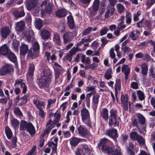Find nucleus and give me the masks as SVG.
Returning <instances> with one entry per match:
<instances>
[{
  "label": "nucleus",
  "instance_id": "59",
  "mask_svg": "<svg viewBox=\"0 0 155 155\" xmlns=\"http://www.w3.org/2000/svg\"><path fill=\"white\" fill-rule=\"evenodd\" d=\"M155 3L153 0H146L145 4L147 8H150Z\"/></svg>",
  "mask_w": 155,
  "mask_h": 155
},
{
  "label": "nucleus",
  "instance_id": "4",
  "mask_svg": "<svg viewBox=\"0 0 155 155\" xmlns=\"http://www.w3.org/2000/svg\"><path fill=\"white\" fill-rule=\"evenodd\" d=\"M64 71V69L62 68H56L54 69V75L55 84H59L62 81V79L60 77V75L62 72Z\"/></svg>",
  "mask_w": 155,
  "mask_h": 155
},
{
  "label": "nucleus",
  "instance_id": "40",
  "mask_svg": "<svg viewBox=\"0 0 155 155\" xmlns=\"http://www.w3.org/2000/svg\"><path fill=\"white\" fill-rule=\"evenodd\" d=\"M9 59L12 61L15 62L17 61L16 57L15 54L12 52L11 51L7 55Z\"/></svg>",
  "mask_w": 155,
  "mask_h": 155
},
{
  "label": "nucleus",
  "instance_id": "28",
  "mask_svg": "<svg viewBox=\"0 0 155 155\" xmlns=\"http://www.w3.org/2000/svg\"><path fill=\"white\" fill-rule=\"evenodd\" d=\"M68 23L69 28L71 29H73L75 28L74 21L73 17L69 16L67 17Z\"/></svg>",
  "mask_w": 155,
  "mask_h": 155
},
{
  "label": "nucleus",
  "instance_id": "9",
  "mask_svg": "<svg viewBox=\"0 0 155 155\" xmlns=\"http://www.w3.org/2000/svg\"><path fill=\"white\" fill-rule=\"evenodd\" d=\"M137 117L138 119V121L140 125L141 126L142 130L143 132L146 131L145 130V118L140 113H138L137 115Z\"/></svg>",
  "mask_w": 155,
  "mask_h": 155
},
{
  "label": "nucleus",
  "instance_id": "31",
  "mask_svg": "<svg viewBox=\"0 0 155 155\" xmlns=\"http://www.w3.org/2000/svg\"><path fill=\"white\" fill-rule=\"evenodd\" d=\"M53 41L58 45H61V40L60 36L59 34L57 33H54L53 38Z\"/></svg>",
  "mask_w": 155,
  "mask_h": 155
},
{
  "label": "nucleus",
  "instance_id": "33",
  "mask_svg": "<svg viewBox=\"0 0 155 155\" xmlns=\"http://www.w3.org/2000/svg\"><path fill=\"white\" fill-rule=\"evenodd\" d=\"M35 25L37 29L40 30L43 25L42 20L39 18H36L35 21Z\"/></svg>",
  "mask_w": 155,
  "mask_h": 155
},
{
  "label": "nucleus",
  "instance_id": "10",
  "mask_svg": "<svg viewBox=\"0 0 155 155\" xmlns=\"http://www.w3.org/2000/svg\"><path fill=\"white\" fill-rule=\"evenodd\" d=\"M37 4V0H27L25 5L27 9L31 10L36 7Z\"/></svg>",
  "mask_w": 155,
  "mask_h": 155
},
{
  "label": "nucleus",
  "instance_id": "64",
  "mask_svg": "<svg viewBox=\"0 0 155 155\" xmlns=\"http://www.w3.org/2000/svg\"><path fill=\"white\" fill-rule=\"evenodd\" d=\"M110 116L117 117V112L116 110L114 109H112L110 111Z\"/></svg>",
  "mask_w": 155,
  "mask_h": 155
},
{
  "label": "nucleus",
  "instance_id": "46",
  "mask_svg": "<svg viewBox=\"0 0 155 155\" xmlns=\"http://www.w3.org/2000/svg\"><path fill=\"white\" fill-rule=\"evenodd\" d=\"M28 123L24 120H22L20 123V130H25L27 128Z\"/></svg>",
  "mask_w": 155,
  "mask_h": 155
},
{
  "label": "nucleus",
  "instance_id": "51",
  "mask_svg": "<svg viewBox=\"0 0 155 155\" xmlns=\"http://www.w3.org/2000/svg\"><path fill=\"white\" fill-rule=\"evenodd\" d=\"M99 97V95L97 94H96L93 96L92 102L94 106H97V105Z\"/></svg>",
  "mask_w": 155,
  "mask_h": 155
},
{
  "label": "nucleus",
  "instance_id": "32",
  "mask_svg": "<svg viewBox=\"0 0 155 155\" xmlns=\"http://www.w3.org/2000/svg\"><path fill=\"white\" fill-rule=\"evenodd\" d=\"M67 13L64 9H60L57 10L56 12L57 16L59 17H62L65 16L67 15Z\"/></svg>",
  "mask_w": 155,
  "mask_h": 155
},
{
  "label": "nucleus",
  "instance_id": "5",
  "mask_svg": "<svg viewBox=\"0 0 155 155\" xmlns=\"http://www.w3.org/2000/svg\"><path fill=\"white\" fill-rule=\"evenodd\" d=\"M14 86L15 87H20L22 89L23 94H25L26 92L27 87L22 79H17L15 81Z\"/></svg>",
  "mask_w": 155,
  "mask_h": 155
},
{
  "label": "nucleus",
  "instance_id": "57",
  "mask_svg": "<svg viewBox=\"0 0 155 155\" xmlns=\"http://www.w3.org/2000/svg\"><path fill=\"white\" fill-rule=\"evenodd\" d=\"M108 141V139L105 138H103L101 139L98 144L99 148L102 147L103 146H106L105 143Z\"/></svg>",
  "mask_w": 155,
  "mask_h": 155
},
{
  "label": "nucleus",
  "instance_id": "63",
  "mask_svg": "<svg viewBox=\"0 0 155 155\" xmlns=\"http://www.w3.org/2000/svg\"><path fill=\"white\" fill-rule=\"evenodd\" d=\"M56 99L54 98L52 100L51 99H49L47 100L48 104L47 105V108L49 109L51 107V104L54 103L56 101Z\"/></svg>",
  "mask_w": 155,
  "mask_h": 155
},
{
  "label": "nucleus",
  "instance_id": "6",
  "mask_svg": "<svg viewBox=\"0 0 155 155\" xmlns=\"http://www.w3.org/2000/svg\"><path fill=\"white\" fill-rule=\"evenodd\" d=\"M35 68V66L34 63H31L29 64L28 72L27 75V80H30V81L33 80L32 77L34 74Z\"/></svg>",
  "mask_w": 155,
  "mask_h": 155
},
{
  "label": "nucleus",
  "instance_id": "52",
  "mask_svg": "<svg viewBox=\"0 0 155 155\" xmlns=\"http://www.w3.org/2000/svg\"><path fill=\"white\" fill-rule=\"evenodd\" d=\"M111 153L113 155H122L120 148L118 147H117L113 149Z\"/></svg>",
  "mask_w": 155,
  "mask_h": 155
},
{
  "label": "nucleus",
  "instance_id": "41",
  "mask_svg": "<svg viewBox=\"0 0 155 155\" xmlns=\"http://www.w3.org/2000/svg\"><path fill=\"white\" fill-rule=\"evenodd\" d=\"M112 72V69L111 68H108L106 72L104 77L107 80L110 79L112 77L111 74Z\"/></svg>",
  "mask_w": 155,
  "mask_h": 155
},
{
  "label": "nucleus",
  "instance_id": "24",
  "mask_svg": "<svg viewBox=\"0 0 155 155\" xmlns=\"http://www.w3.org/2000/svg\"><path fill=\"white\" fill-rule=\"evenodd\" d=\"M108 112V110L107 108H103L102 109L100 112L101 116L106 121H107L109 117Z\"/></svg>",
  "mask_w": 155,
  "mask_h": 155
},
{
  "label": "nucleus",
  "instance_id": "56",
  "mask_svg": "<svg viewBox=\"0 0 155 155\" xmlns=\"http://www.w3.org/2000/svg\"><path fill=\"white\" fill-rule=\"evenodd\" d=\"M52 125L51 124L45 130H44V132L41 135L40 137H44L47 134H48L50 130L53 128Z\"/></svg>",
  "mask_w": 155,
  "mask_h": 155
},
{
  "label": "nucleus",
  "instance_id": "1",
  "mask_svg": "<svg viewBox=\"0 0 155 155\" xmlns=\"http://www.w3.org/2000/svg\"><path fill=\"white\" fill-rule=\"evenodd\" d=\"M130 137L132 140H137L140 145H143L145 143L144 138L136 132H131L130 134Z\"/></svg>",
  "mask_w": 155,
  "mask_h": 155
},
{
  "label": "nucleus",
  "instance_id": "55",
  "mask_svg": "<svg viewBox=\"0 0 155 155\" xmlns=\"http://www.w3.org/2000/svg\"><path fill=\"white\" fill-rule=\"evenodd\" d=\"M48 144L49 147H51L53 146L52 151L54 153L56 152L57 151V144L55 143L53 141L48 142Z\"/></svg>",
  "mask_w": 155,
  "mask_h": 155
},
{
  "label": "nucleus",
  "instance_id": "34",
  "mask_svg": "<svg viewBox=\"0 0 155 155\" xmlns=\"http://www.w3.org/2000/svg\"><path fill=\"white\" fill-rule=\"evenodd\" d=\"M141 67L142 74L144 76L147 75L148 70L147 65L146 63H144L141 64Z\"/></svg>",
  "mask_w": 155,
  "mask_h": 155
},
{
  "label": "nucleus",
  "instance_id": "15",
  "mask_svg": "<svg viewBox=\"0 0 155 155\" xmlns=\"http://www.w3.org/2000/svg\"><path fill=\"white\" fill-rule=\"evenodd\" d=\"M41 76V78L51 81L52 77L51 72L49 69H45L42 71Z\"/></svg>",
  "mask_w": 155,
  "mask_h": 155
},
{
  "label": "nucleus",
  "instance_id": "47",
  "mask_svg": "<svg viewBox=\"0 0 155 155\" xmlns=\"http://www.w3.org/2000/svg\"><path fill=\"white\" fill-rule=\"evenodd\" d=\"M130 69L128 67V65L123 64L122 67V72L124 74H129Z\"/></svg>",
  "mask_w": 155,
  "mask_h": 155
},
{
  "label": "nucleus",
  "instance_id": "48",
  "mask_svg": "<svg viewBox=\"0 0 155 155\" xmlns=\"http://www.w3.org/2000/svg\"><path fill=\"white\" fill-rule=\"evenodd\" d=\"M121 87L120 81V79H117L116 80V83L115 84L114 90L117 93V90H120Z\"/></svg>",
  "mask_w": 155,
  "mask_h": 155
},
{
  "label": "nucleus",
  "instance_id": "45",
  "mask_svg": "<svg viewBox=\"0 0 155 155\" xmlns=\"http://www.w3.org/2000/svg\"><path fill=\"white\" fill-rule=\"evenodd\" d=\"M58 31L61 33L64 32L65 31V25L64 23L63 22H60L58 24Z\"/></svg>",
  "mask_w": 155,
  "mask_h": 155
},
{
  "label": "nucleus",
  "instance_id": "30",
  "mask_svg": "<svg viewBox=\"0 0 155 155\" xmlns=\"http://www.w3.org/2000/svg\"><path fill=\"white\" fill-rule=\"evenodd\" d=\"M108 118V124L110 127H112L113 126H115L117 124V120L116 117L109 116Z\"/></svg>",
  "mask_w": 155,
  "mask_h": 155
},
{
  "label": "nucleus",
  "instance_id": "11",
  "mask_svg": "<svg viewBox=\"0 0 155 155\" xmlns=\"http://www.w3.org/2000/svg\"><path fill=\"white\" fill-rule=\"evenodd\" d=\"M106 134L115 141L118 136L117 131L114 128L107 130L106 131Z\"/></svg>",
  "mask_w": 155,
  "mask_h": 155
},
{
  "label": "nucleus",
  "instance_id": "26",
  "mask_svg": "<svg viewBox=\"0 0 155 155\" xmlns=\"http://www.w3.org/2000/svg\"><path fill=\"white\" fill-rule=\"evenodd\" d=\"M26 130L32 136H33L35 133V130L34 127L31 123H28Z\"/></svg>",
  "mask_w": 155,
  "mask_h": 155
},
{
  "label": "nucleus",
  "instance_id": "50",
  "mask_svg": "<svg viewBox=\"0 0 155 155\" xmlns=\"http://www.w3.org/2000/svg\"><path fill=\"white\" fill-rule=\"evenodd\" d=\"M137 94L140 101H142L145 99V95L144 93L141 90L137 91Z\"/></svg>",
  "mask_w": 155,
  "mask_h": 155
},
{
  "label": "nucleus",
  "instance_id": "8",
  "mask_svg": "<svg viewBox=\"0 0 155 155\" xmlns=\"http://www.w3.org/2000/svg\"><path fill=\"white\" fill-rule=\"evenodd\" d=\"M51 81L41 78L38 80V84L41 88L45 89L49 87V84Z\"/></svg>",
  "mask_w": 155,
  "mask_h": 155
},
{
  "label": "nucleus",
  "instance_id": "58",
  "mask_svg": "<svg viewBox=\"0 0 155 155\" xmlns=\"http://www.w3.org/2000/svg\"><path fill=\"white\" fill-rule=\"evenodd\" d=\"M141 14V12L140 11H138L136 13H135L133 15V20L134 21H138L139 20V16Z\"/></svg>",
  "mask_w": 155,
  "mask_h": 155
},
{
  "label": "nucleus",
  "instance_id": "16",
  "mask_svg": "<svg viewBox=\"0 0 155 155\" xmlns=\"http://www.w3.org/2000/svg\"><path fill=\"white\" fill-rule=\"evenodd\" d=\"M11 32L8 27H5L1 28L0 32L1 37L6 38L9 35Z\"/></svg>",
  "mask_w": 155,
  "mask_h": 155
},
{
  "label": "nucleus",
  "instance_id": "12",
  "mask_svg": "<svg viewBox=\"0 0 155 155\" xmlns=\"http://www.w3.org/2000/svg\"><path fill=\"white\" fill-rule=\"evenodd\" d=\"M121 101L122 105V106L124 110H128V96L127 94L125 95L122 94L121 96Z\"/></svg>",
  "mask_w": 155,
  "mask_h": 155
},
{
  "label": "nucleus",
  "instance_id": "36",
  "mask_svg": "<svg viewBox=\"0 0 155 155\" xmlns=\"http://www.w3.org/2000/svg\"><path fill=\"white\" fill-rule=\"evenodd\" d=\"M126 23L127 24L130 25L132 21V15L131 13L129 11L126 12Z\"/></svg>",
  "mask_w": 155,
  "mask_h": 155
},
{
  "label": "nucleus",
  "instance_id": "14",
  "mask_svg": "<svg viewBox=\"0 0 155 155\" xmlns=\"http://www.w3.org/2000/svg\"><path fill=\"white\" fill-rule=\"evenodd\" d=\"M78 49L77 48L73 47L69 52L64 57V58H66L67 60L70 62L72 60V57L73 55H75L78 52Z\"/></svg>",
  "mask_w": 155,
  "mask_h": 155
},
{
  "label": "nucleus",
  "instance_id": "29",
  "mask_svg": "<svg viewBox=\"0 0 155 155\" xmlns=\"http://www.w3.org/2000/svg\"><path fill=\"white\" fill-rule=\"evenodd\" d=\"M134 149V144L133 143L130 142L129 143L128 146L127 148V150L128 154L130 155H135L133 151Z\"/></svg>",
  "mask_w": 155,
  "mask_h": 155
},
{
  "label": "nucleus",
  "instance_id": "39",
  "mask_svg": "<svg viewBox=\"0 0 155 155\" xmlns=\"http://www.w3.org/2000/svg\"><path fill=\"white\" fill-rule=\"evenodd\" d=\"M38 54L39 53L31 49H30L28 54V56L31 58H34L36 57Z\"/></svg>",
  "mask_w": 155,
  "mask_h": 155
},
{
  "label": "nucleus",
  "instance_id": "22",
  "mask_svg": "<svg viewBox=\"0 0 155 155\" xmlns=\"http://www.w3.org/2000/svg\"><path fill=\"white\" fill-rule=\"evenodd\" d=\"M69 140L71 146L75 147L80 142L81 139L75 137H73L70 139Z\"/></svg>",
  "mask_w": 155,
  "mask_h": 155
},
{
  "label": "nucleus",
  "instance_id": "20",
  "mask_svg": "<svg viewBox=\"0 0 155 155\" xmlns=\"http://www.w3.org/2000/svg\"><path fill=\"white\" fill-rule=\"evenodd\" d=\"M15 29L18 31H22L24 29L25 24L24 21H21L17 22L16 24Z\"/></svg>",
  "mask_w": 155,
  "mask_h": 155
},
{
  "label": "nucleus",
  "instance_id": "7",
  "mask_svg": "<svg viewBox=\"0 0 155 155\" xmlns=\"http://www.w3.org/2000/svg\"><path fill=\"white\" fill-rule=\"evenodd\" d=\"M74 37L72 32L68 31L65 33L63 35V38L64 43L66 44L71 42Z\"/></svg>",
  "mask_w": 155,
  "mask_h": 155
},
{
  "label": "nucleus",
  "instance_id": "54",
  "mask_svg": "<svg viewBox=\"0 0 155 155\" xmlns=\"http://www.w3.org/2000/svg\"><path fill=\"white\" fill-rule=\"evenodd\" d=\"M31 49L39 53L40 46L39 44L37 41L33 43L32 48H31Z\"/></svg>",
  "mask_w": 155,
  "mask_h": 155
},
{
  "label": "nucleus",
  "instance_id": "44",
  "mask_svg": "<svg viewBox=\"0 0 155 155\" xmlns=\"http://www.w3.org/2000/svg\"><path fill=\"white\" fill-rule=\"evenodd\" d=\"M11 124L12 126L14 128H18L19 126V121L16 119L12 118L11 119Z\"/></svg>",
  "mask_w": 155,
  "mask_h": 155
},
{
  "label": "nucleus",
  "instance_id": "19",
  "mask_svg": "<svg viewBox=\"0 0 155 155\" xmlns=\"http://www.w3.org/2000/svg\"><path fill=\"white\" fill-rule=\"evenodd\" d=\"M140 31L138 30H133L130 32L129 37L134 41L137 40L140 35Z\"/></svg>",
  "mask_w": 155,
  "mask_h": 155
},
{
  "label": "nucleus",
  "instance_id": "49",
  "mask_svg": "<svg viewBox=\"0 0 155 155\" xmlns=\"http://www.w3.org/2000/svg\"><path fill=\"white\" fill-rule=\"evenodd\" d=\"M20 42L19 41L17 40H14L12 43V48L18 52V47L19 46Z\"/></svg>",
  "mask_w": 155,
  "mask_h": 155
},
{
  "label": "nucleus",
  "instance_id": "42",
  "mask_svg": "<svg viewBox=\"0 0 155 155\" xmlns=\"http://www.w3.org/2000/svg\"><path fill=\"white\" fill-rule=\"evenodd\" d=\"M5 133L7 137L9 139H10L12 136V133L9 127L6 126L5 128Z\"/></svg>",
  "mask_w": 155,
  "mask_h": 155
},
{
  "label": "nucleus",
  "instance_id": "53",
  "mask_svg": "<svg viewBox=\"0 0 155 155\" xmlns=\"http://www.w3.org/2000/svg\"><path fill=\"white\" fill-rule=\"evenodd\" d=\"M117 11L119 13L121 14L124 12V7L120 3H118L117 5Z\"/></svg>",
  "mask_w": 155,
  "mask_h": 155
},
{
  "label": "nucleus",
  "instance_id": "61",
  "mask_svg": "<svg viewBox=\"0 0 155 155\" xmlns=\"http://www.w3.org/2000/svg\"><path fill=\"white\" fill-rule=\"evenodd\" d=\"M14 113L16 115L21 116L23 115L22 113L18 107H15L14 110Z\"/></svg>",
  "mask_w": 155,
  "mask_h": 155
},
{
  "label": "nucleus",
  "instance_id": "43",
  "mask_svg": "<svg viewBox=\"0 0 155 155\" xmlns=\"http://www.w3.org/2000/svg\"><path fill=\"white\" fill-rule=\"evenodd\" d=\"M81 150L84 154L86 153L89 154L91 152V150L86 145H84L82 146Z\"/></svg>",
  "mask_w": 155,
  "mask_h": 155
},
{
  "label": "nucleus",
  "instance_id": "3",
  "mask_svg": "<svg viewBox=\"0 0 155 155\" xmlns=\"http://www.w3.org/2000/svg\"><path fill=\"white\" fill-rule=\"evenodd\" d=\"M0 72L2 75L12 74L14 72L13 67L11 64H6L2 68Z\"/></svg>",
  "mask_w": 155,
  "mask_h": 155
},
{
  "label": "nucleus",
  "instance_id": "37",
  "mask_svg": "<svg viewBox=\"0 0 155 155\" xmlns=\"http://www.w3.org/2000/svg\"><path fill=\"white\" fill-rule=\"evenodd\" d=\"M101 148V150L103 152L108 154H110L112 152L113 150V149L112 147L107 146H103Z\"/></svg>",
  "mask_w": 155,
  "mask_h": 155
},
{
  "label": "nucleus",
  "instance_id": "13",
  "mask_svg": "<svg viewBox=\"0 0 155 155\" xmlns=\"http://www.w3.org/2000/svg\"><path fill=\"white\" fill-rule=\"evenodd\" d=\"M99 0H94L92 8V10L90 12L91 16L93 17L96 14V12L99 8Z\"/></svg>",
  "mask_w": 155,
  "mask_h": 155
},
{
  "label": "nucleus",
  "instance_id": "17",
  "mask_svg": "<svg viewBox=\"0 0 155 155\" xmlns=\"http://www.w3.org/2000/svg\"><path fill=\"white\" fill-rule=\"evenodd\" d=\"M13 14L17 18H20L24 16L25 13L23 7H21L18 9L15 10L13 12Z\"/></svg>",
  "mask_w": 155,
  "mask_h": 155
},
{
  "label": "nucleus",
  "instance_id": "62",
  "mask_svg": "<svg viewBox=\"0 0 155 155\" xmlns=\"http://www.w3.org/2000/svg\"><path fill=\"white\" fill-rule=\"evenodd\" d=\"M144 24L148 30L152 29V22L151 21L146 20L144 22Z\"/></svg>",
  "mask_w": 155,
  "mask_h": 155
},
{
  "label": "nucleus",
  "instance_id": "35",
  "mask_svg": "<svg viewBox=\"0 0 155 155\" xmlns=\"http://www.w3.org/2000/svg\"><path fill=\"white\" fill-rule=\"evenodd\" d=\"M29 96V95L28 94H27L22 97L21 98V100H22V101L19 104L18 106H21L25 104L28 101V99Z\"/></svg>",
  "mask_w": 155,
  "mask_h": 155
},
{
  "label": "nucleus",
  "instance_id": "38",
  "mask_svg": "<svg viewBox=\"0 0 155 155\" xmlns=\"http://www.w3.org/2000/svg\"><path fill=\"white\" fill-rule=\"evenodd\" d=\"M132 123L133 126L136 127L140 133H144L143 131H142L141 126L138 124V121L136 119H134L133 120Z\"/></svg>",
  "mask_w": 155,
  "mask_h": 155
},
{
  "label": "nucleus",
  "instance_id": "23",
  "mask_svg": "<svg viewBox=\"0 0 155 155\" xmlns=\"http://www.w3.org/2000/svg\"><path fill=\"white\" fill-rule=\"evenodd\" d=\"M33 103L38 110L42 109V107H44L45 105V102L35 99L33 100Z\"/></svg>",
  "mask_w": 155,
  "mask_h": 155
},
{
  "label": "nucleus",
  "instance_id": "18",
  "mask_svg": "<svg viewBox=\"0 0 155 155\" xmlns=\"http://www.w3.org/2000/svg\"><path fill=\"white\" fill-rule=\"evenodd\" d=\"M78 133L83 137L89 134V131L84 125H80L78 127Z\"/></svg>",
  "mask_w": 155,
  "mask_h": 155
},
{
  "label": "nucleus",
  "instance_id": "60",
  "mask_svg": "<svg viewBox=\"0 0 155 155\" xmlns=\"http://www.w3.org/2000/svg\"><path fill=\"white\" fill-rule=\"evenodd\" d=\"M25 38L26 40L28 42H33L34 40V37L30 35H25Z\"/></svg>",
  "mask_w": 155,
  "mask_h": 155
},
{
  "label": "nucleus",
  "instance_id": "27",
  "mask_svg": "<svg viewBox=\"0 0 155 155\" xmlns=\"http://www.w3.org/2000/svg\"><path fill=\"white\" fill-rule=\"evenodd\" d=\"M50 34L47 30L44 29L40 31V36L43 39H48L50 37Z\"/></svg>",
  "mask_w": 155,
  "mask_h": 155
},
{
  "label": "nucleus",
  "instance_id": "25",
  "mask_svg": "<svg viewBox=\"0 0 155 155\" xmlns=\"http://www.w3.org/2000/svg\"><path fill=\"white\" fill-rule=\"evenodd\" d=\"M10 51L5 45H3L0 48V54L3 55H7Z\"/></svg>",
  "mask_w": 155,
  "mask_h": 155
},
{
  "label": "nucleus",
  "instance_id": "21",
  "mask_svg": "<svg viewBox=\"0 0 155 155\" xmlns=\"http://www.w3.org/2000/svg\"><path fill=\"white\" fill-rule=\"evenodd\" d=\"M28 49V47L27 45L24 43H21L20 49L21 55H25L27 54Z\"/></svg>",
  "mask_w": 155,
  "mask_h": 155
},
{
  "label": "nucleus",
  "instance_id": "2",
  "mask_svg": "<svg viewBox=\"0 0 155 155\" xmlns=\"http://www.w3.org/2000/svg\"><path fill=\"white\" fill-rule=\"evenodd\" d=\"M81 114L83 121L90 126L91 124L89 123L90 119V114L89 111L86 108H83L81 110Z\"/></svg>",
  "mask_w": 155,
  "mask_h": 155
}]
</instances>
